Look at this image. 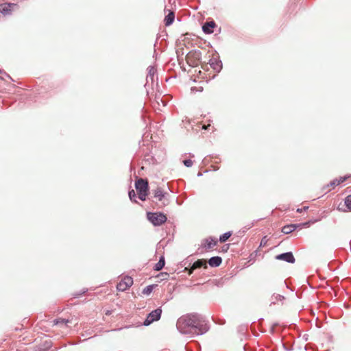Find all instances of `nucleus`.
Listing matches in <instances>:
<instances>
[{"instance_id": "f257e3e1", "label": "nucleus", "mask_w": 351, "mask_h": 351, "mask_svg": "<svg viewBox=\"0 0 351 351\" xmlns=\"http://www.w3.org/2000/svg\"><path fill=\"white\" fill-rule=\"evenodd\" d=\"M178 327L183 332H193L202 335L208 330V326L203 318L197 314H190L179 319Z\"/></svg>"}, {"instance_id": "f03ea898", "label": "nucleus", "mask_w": 351, "mask_h": 351, "mask_svg": "<svg viewBox=\"0 0 351 351\" xmlns=\"http://www.w3.org/2000/svg\"><path fill=\"white\" fill-rule=\"evenodd\" d=\"M135 186L138 193L139 199L145 201L148 195V182L146 180L140 178L136 181Z\"/></svg>"}, {"instance_id": "7ed1b4c3", "label": "nucleus", "mask_w": 351, "mask_h": 351, "mask_svg": "<svg viewBox=\"0 0 351 351\" xmlns=\"http://www.w3.org/2000/svg\"><path fill=\"white\" fill-rule=\"evenodd\" d=\"M201 58L199 51H191L186 56V61L189 66L195 67L201 63Z\"/></svg>"}, {"instance_id": "20e7f679", "label": "nucleus", "mask_w": 351, "mask_h": 351, "mask_svg": "<svg viewBox=\"0 0 351 351\" xmlns=\"http://www.w3.org/2000/svg\"><path fill=\"white\" fill-rule=\"evenodd\" d=\"M148 220L154 226H160L167 221L165 215L161 213H147Z\"/></svg>"}, {"instance_id": "39448f33", "label": "nucleus", "mask_w": 351, "mask_h": 351, "mask_svg": "<svg viewBox=\"0 0 351 351\" xmlns=\"http://www.w3.org/2000/svg\"><path fill=\"white\" fill-rule=\"evenodd\" d=\"M162 313V310L160 308H157L156 310L152 311L147 317L144 322L145 326H149L154 321H158L160 319Z\"/></svg>"}, {"instance_id": "423d86ee", "label": "nucleus", "mask_w": 351, "mask_h": 351, "mask_svg": "<svg viewBox=\"0 0 351 351\" xmlns=\"http://www.w3.org/2000/svg\"><path fill=\"white\" fill-rule=\"evenodd\" d=\"M18 8V5L16 3H5L0 4V14L3 16L10 15L16 8Z\"/></svg>"}, {"instance_id": "0eeeda50", "label": "nucleus", "mask_w": 351, "mask_h": 351, "mask_svg": "<svg viewBox=\"0 0 351 351\" xmlns=\"http://www.w3.org/2000/svg\"><path fill=\"white\" fill-rule=\"evenodd\" d=\"M133 285V279L130 276L123 277L117 284V289L119 291H124L128 289Z\"/></svg>"}, {"instance_id": "6e6552de", "label": "nucleus", "mask_w": 351, "mask_h": 351, "mask_svg": "<svg viewBox=\"0 0 351 351\" xmlns=\"http://www.w3.org/2000/svg\"><path fill=\"white\" fill-rule=\"evenodd\" d=\"M277 260L284 261L290 263H295V258L291 252H286L276 256Z\"/></svg>"}, {"instance_id": "1a4fd4ad", "label": "nucleus", "mask_w": 351, "mask_h": 351, "mask_svg": "<svg viewBox=\"0 0 351 351\" xmlns=\"http://www.w3.org/2000/svg\"><path fill=\"white\" fill-rule=\"evenodd\" d=\"M204 267V268H206L207 267V265H206V262L205 260H203V259H199V260H197V261H195L192 267H191V269L189 270V274H191L193 271L197 268H200L202 267Z\"/></svg>"}, {"instance_id": "9d476101", "label": "nucleus", "mask_w": 351, "mask_h": 351, "mask_svg": "<svg viewBox=\"0 0 351 351\" xmlns=\"http://www.w3.org/2000/svg\"><path fill=\"white\" fill-rule=\"evenodd\" d=\"M215 27V23L213 21L207 22L202 26V29L206 34H211L213 32V28Z\"/></svg>"}, {"instance_id": "9b49d317", "label": "nucleus", "mask_w": 351, "mask_h": 351, "mask_svg": "<svg viewBox=\"0 0 351 351\" xmlns=\"http://www.w3.org/2000/svg\"><path fill=\"white\" fill-rule=\"evenodd\" d=\"M300 224L286 225L282 228V232L284 234H289L294 231L297 228L300 227Z\"/></svg>"}, {"instance_id": "f8f14e48", "label": "nucleus", "mask_w": 351, "mask_h": 351, "mask_svg": "<svg viewBox=\"0 0 351 351\" xmlns=\"http://www.w3.org/2000/svg\"><path fill=\"white\" fill-rule=\"evenodd\" d=\"M204 242L202 246L206 250H210L217 245V241L212 238L206 239Z\"/></svg>"}, {"instance_id": "ddd939ff", "label": "nucleus", "mask_w": 351, "mask_h": 351, "mask_svg": "<svg viewBox=\"0 0 351 351\" xmlns=\"http://www.w3.org/2000/svg\"><path fill=\"white\" fill-rule=\"evenodd\" d=\"M222 259L219 256H214L209 259L208 263L211 267H218L221 265Z\"/></svg>"}, {"instance_id": "4468645a", "label": "nucleus", "mask_w": 351, "mask_h": 351, "mask_svg": "<svg viewBox=\"0 0 351 351\" xmlns=\"http://www.w3.org/2000/svg\"><path fill=\"white\" fill-rule=\"evenodd\" d=\"M174 18H175L174 12L169 10L168 14L165 18V25L169 26L171 24H172V23L174 21Z\"/></svg>"}, {"instance_id": "2eb2a0df", "label": "nucleus", "mask_w": 351, "mask_h": 351, "mask_svg": "<svg viewBox=\"0 0 351 351\" xmlns=\"http://www.w3.org/2000/svg\"><path fill=\"white\" fill-rule=\"evenodd\" d=\"M165 193L162 191L160 188H157L154 191V195L156 198H157L159 201H162L165 197Z\"/></svg>"}, {"instance_id": "dca6fc26", "label": "nucleus", "mask_w": 351, "mask_h": 351, "mask_svg": "<svg viewBox=\"0 0 351 351\" xmlns=\"http://www.w3.org/2000/svg\"><path fill=\"white\" fill-rule=\"evenodd\" d=\"M72 319H65L62 318H58L53 320V325H61V326H66L68 323H71Z\"/></svg>"}, {"instance_id": "f3484780", "label": "nucleus", "mask_w": 351, "mask_h": 351, "mask_svg": "<svg viewBox=\"0 0 351 351\" xmlns=\"http://www.w3.org/2000/svg\"><path fill=\"white\" fill-rule=\"evenodd\" d=\"M165 258H164V256H161L159 261L156 264V265L154 267L155 270H156V271L161 270L163 268V267L165 266Z\"/></svg>"}, {"instance_id": "a211bd4d", "label": "nucleus", "mask_w": 351, "mask_h": 351, "mask_svg": "<svg viewBox=\"0 0 351 351\" xmlns=\"http://www.w3.org/2000/svg\"><path fill=\"white\" fill-rule=\"evenodd\" d=\"M232 235V232H227L226 233H224L223 234H222L220 238H219V241L221 243H224L226 242Z\"/></svg>"}, {"instance_id": "6ab92c4d", "label": "nucleus", "mask_w": 351, "mask_h": 351, "mask_svg": "<svg viewBox=\"0 0 351 351\" xmlns=\"http://www.w3.org/2000/svg\"><path fill=\"white\" fill-rule=\"evenodd\" d=\"M154 285H149L147 286L145 288L143 289L142 293L144 295H149L153 291Z\"/></svg>"}, {"instance_id": "aec40b11", "label": "nucleus", "mask_w": 351, "mask_h": 351, "mask_svg": "<svg viewBox=\"0 0 351 351\" xmlns=\"http://www.w3.org/2000/svg\"><path fill=\"white\" fill-rule=\"evenodd\" d=\"M339 185V181H337V178L333 180L330 182V183L327 186L328 187L330 186L331 188L328 189L330 191L332 189H334L335 186Z\"/></svg>"}, {"instance_id": "412c9836", "label": "nucleus", "mask_w": 351, "mask_h": 351, "mask_svg": "<svg viewBox=\"0 0 351 351\" xmlns=\"http://www.w3.org/2000/svg\"><path fill=\"white\" fill-rule=\"evenodd\" d=\"M345 204L348 208L351 210V195L346 197L345 199Z\"/></svg>"}, {"instance_id": "4be33fe9", "label": "nucleus", "mask_w": 351, "mask_h": 351, "mask_svg": "<svg viewBox=\"0 0 351 351\" xmlns=\"http://www.w3.org/2000/svg\"><path fill=\"white\" fill-rule=\"evenodd\" d=\"M129 197L132 201H134V202H136V200L135 199L136 197V193L134 190H131L129 191Z\"/></svg>"}, {"instance_id": "5701e85b", "label": "nucleus", "mask_w": 351, "mask_h": 351, "mask_svg": "<svg viewBox=\"0 0 351 351\" xmlns=\"http://www.w3.org/2000/svg\"><path fill=\"white\" fill-rule=\"evenodd\" d=\"M268 239H267V237H264L261 241L260 243V247H265L267 245Z\"/></svg>"}, {"instance_id": "b1692460", "label": "nucleus", "mask_w": 351, "mask_h": 351, "mask_svg": "<svg viewBox=\"0 0 351 351\" xmlns=\"http://www.w3.org/2000/svg\"><path fill=\"white\" fill-rule=\"evenodd\" d=\"M183 162H184V165L185 166H186L187 167H191L193 165V161L191 160H190V159L184 160L183 161Z\"/></svg>"}, {"instance_id": "393cba45", "label": "nucleus", "mask_w": 351, "mask_h": 351, "mask_svg": "<svg viewBox=\"0 0 351 351\" xmlns=\"http://www.w3.org/2000/svg\"><path fill=\"white\" fill-rule=\"evenodd\" d=\"M159 276H161L162 279H167L169 276V274L166 272L160 273Z\"/></svg>"}, {"instance_id": "a878e982", "label": "nucleus", "mask_w": 351, "mask_h": 351, "mask_svg": "<svg viewBox=\"0 0 351 351\" xmlns=\"http://www.w3.org/2000/svg\"><path fill=\"white\" fill-rule=\"evenodd\" d=\"M347 179V177L346 176H343V177H340L339 178L337 179V181H339V184L343 183L344 181H346Z\"/></svg>"}, {"instance_id": "bb28decb", "label": "nucleus", "mask_w": 351, "mask_h": 351, "mask_svg": "<svg viewBox=\"0 0 351 351\" xmlns=\"http://www.w3.org/2000/svg\"><path fill=\"white\" fill-rule=\"evenodd\" d=\"M308 208V206H304V207H303V208H298V209H297V212H298V213H302L303 210H307Z\"/></svg>"}, {"instance_id": "cd10ccee", "label": "nucleus", "mask_w": 351, "mask_h": 351, "mask_svg": "<svg viewBox=\"0 0 351 351\" xmlns=\"http://www.w3.org/2000/svg\"><path fill=\"white\" fill-rule=\"evenodd\" d=\"M210 126V124H208V125H204L202 126V128H203V129H204V130H207Z\"/></svg>"}, {"instance_id": "c85d7f7f", "label": "nucleus", "mask_w": 351, "mask_h": 351, "mask_svg": "<svg viewBox=\"0 0 351 351\" xmlns=\"http://www.w3.org/2000/svg\"><path fill=\"white\" fill-rule=\"evenodd\" d=\"M105 314H106V315H110L111 314V311H106V313H105Z\"/></svg>"}, {"instance_id": "c756f323", "label": "nucleus", "mask_w": 351, "mask_h": 351, "mask_svg": "<svg viewBox=\"0 0 351 351\" xmlns=\"http://www.w3.org/2000/svg\"><path fill=\"white\" fill-rule=\"evenodd\" d=\"M308 223H309L308 222H306V223H303L302 226H307L308 225Z\"/></svg>"}, {"instance_id": "7c9ffc66", "label": "nucleus", "mask_w": 351, "mask_h": 351, "mask_svg": "<svg viewBox=\"0 0 351 351\" xmlns=\"http://www.w3.org/2000/svg\"><path fill=\"white\" fill-rule=\"evenodd\" d=\"M168 204V202H167H167H162L163 206H165V205H166V204Z\"/></svg>"}]
</instances>
